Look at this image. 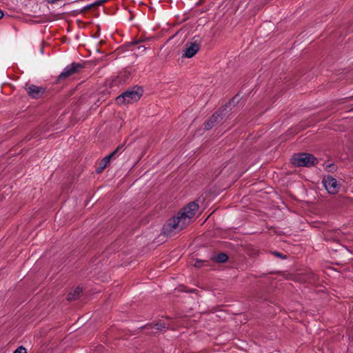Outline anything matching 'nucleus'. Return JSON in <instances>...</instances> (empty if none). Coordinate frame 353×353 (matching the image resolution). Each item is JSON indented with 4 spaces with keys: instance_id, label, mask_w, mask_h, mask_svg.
Here are the masks:
<instances>
[{
    "instance_id": "nucleus-1",
    "label": "nucleus",
    "mask_w": 353,
    "mask_h": 353,
    "mask_svg": "<svg viewBox=\"0 0 353 353\" xmlns=\"http://www.w3.org/2000/svg\"><path fill=\"white\" fill-rule=\"evenodd\" d=\"M199 208V205L195 202H191L183 208L177 215L170 219L168 223L163 225V234L167 236H171L172 233L183 230L194 216Z\"/></svg>"
},
{
    "instance_id": "nucleus-2",
    "label": "nucleus",
    "mask_w": 353,
    "mask_h": 353,
    "mask_svg": "<svg viewBox=\"0 0 353 353\" xmlns=\"http://www.w3.org/2000/svg\"><path fill=\"white\" fill-rule=\"evenodd\" d=\"M291 163L296 167H311L318 163V159L312 154L296 153L290 159Z\"/></svg>"
},
{
    "instance_id": "nucleus-3",
    "label": "nucleus",
    "mask_w": 353,
    "mask_h": 353,
    "mask_svg": "<svg viewBox=\"0 0 353 353\" xmlns=\"http://www.w3.org/2000/svg\"><path fill=\"white\" fill-rule=\"evenodd\" d=\"M143 94V90L140 88L134 87L130 90L123 92L116 98L118 104H129L140 99Z\"/></svg>"
},
{
    "instance_id": "nucleus-4",
    "label": "nucleus",
    "mask_w": 353,
    "mask_h": 353,
    "mask_svg": "<svg viewBox=\"0 0 353 353\" xmlns=\"http://www.w3.org/2000/svg\"><path fill=\"white\" fill-rule=\"evenodd\" d=\"M84 68V65L81 63L73 62L68 65L57 77V81L65 80L70 77L76 74Z\"/></svg>"
},
{
    "instance_id": "nucleus-5",
    "label": "nucleus",
    "mask_w": 353,
    "mask_h": 353,
    "mask_svg": "<svg viewBox=\"0 0 353 353\" xmlns=\"http://www.w3.org/2000/svg\"><path fill=\"white\" fill-rule=\"evenodd\" d=\"M323 183L327 192L332 194H336L341 186L337 180L331 176L324 177Z\"/></svg>"
},
{
    "instance_id": "nucleus-6",
    "label": "nucleus",
    "mask_w": 353,
    "mask_h": 353,
    "mask_svg": "<svg viewBox=\"0 0 353 353\" xmlns=\"http://www.w3.org/2000/svg\"><path fill=\"white\" fill-rule=\"evenodd\" d=\"M28 94L32 99H39L46 92V88L33 84H26L25 86Z\"/></svg>"
},
{
    "instance_id": "nucleus-7",
    "label": "nucleus",
    "mask_w": 353,
    "mask_h": 353,
    "mask_svg": "<svg viewBox=\"0 0 353 353\" xmlns=\"http://www.w3.org/2000/svg\"><path fill=\"white\" fill-rule=\"evenodd\" d=\"M200 45L196 41H188L185 46L183 57L187 58L193 57L199 50Z\"/></svg>"
},
{
    "instance_id": "nucleus-8",
    "label": "nucleus",
    "mask_w": 353,
    "mask_h": 353,
    "mask_svg": "<svg viewBox=\"0 0 353 353\" xmlns=\"http://www.w3.org/2000/svg\"><path fill=\"white\" fill-rule=\"evenodd\" d=\"M222 119L221 114L218 112H214L212 117L206 121L205 124V130H209L212 129L216 123H219Z\"/></svg>"
},
{
    "instance_id": "nucleus-9",
    "label": "nucleus",
    "mask_w": 353,
    "mask_h": 353,
    "mask_svg": "<svg viewBox=\"0 0 353 353\" xmlns=\"http://www.w3.org/2000/svg\"><path fill=\"white\" fill-rule=\"evenodd\" d=\"M110 157H105L100 162L99 166L96 169L97 173L101 172L110 162Z\"/></svg>"
},
{
    "instance_id": "nucleus-10",
    "label": "nucleus",
    "mask_w": 353,
    "mask_h": 353,
    "mask_svg": "<svg viewBox=\"0 0 353 353\" xmlns=\"http://www.w3.org/2000/svg\"><path fill=\"white\" fill-rule=\"evenodd\" d=\"M228 259V256L225 253H219L217 255L212 257V260L216 263H225Z\"/></svg>"
},
{
    "instance_id": "nucleus-11",
    "label": "nucleus",
    "mask_w": 353,
    "mask_h": 353,
    "mask_svg": "<svg viewBox=\"0 0 353 353\" xmlns=\"http://www.w3.org/2000/svg\"><path fill=\"white\" fill-rule=\"evenodd\" d=\"M82 292V289L79 287H77L73 292H70L68 295V300H76L79 296L80 294Z\"/></svg>"
},
{
    "instance_id": "nucleus-12",
    "label": "nucleus",
    "mask_w": 353,
    "mask_h": 353,
    "mask_svg": "<svg viewBox=\"0 0 353 353\" xmlns=\"http://www.w3.org/2000/svg\"><path fill=\"white\" fill-rule=\"evenodd\" d=\"M124 150V145H119L117 146V148L112 152L110 154L107 155L108 157H110V159L114 157L118 153H121Z\"/></svg>"
},
{
    "instance_id": "nucleus-13",
    "label": "nucleus",
    "mask_w": 353,
    "mask_h": 353,
    "mask_svg": "<svg viewBox=\"0 0 353 353\" xmlns=\"http://www.w3.org/2000/svg\"><path fill=\"white\" fill-rule=\"evenodd\" d=\"M154 326L157 330H163L167 327L164 323H156Z\"/></svg>"
},
{
    "instance_id": "nucleus-14",
    "label": "nucleus",
    "mask_w": 353,
    "mask_h": 353,
    "mask_svg": "<svg viewBox=\"0 0 353 353\" xmlns=\"http://www.w3.org/2000/svg\"><path fill=\"white\" fill-rule=\"evenodd\" d=\"M13 353H27V350L23 346L21 345L17 348Z\"/></svg>"
},
{
    "instance_id": "nucleus-15",
    "label": "nucleus",
    "mask_w": 353,
    "mask_h": 353,
    "mask_svg": "<svg viewBox=\"0 0 353 353\" xmlns=\"http://www.w3.org/2000/svg\"><path fill=\"white\" fill-rule=\"evenodd\" d=\"M273 254L275 255L276 256L280 258V259H286V256L285 255H283L282 253L279 252H274Z\"/></svg>"
},
{
    "instance_id": "nucleus-16",
    "label": "nucleus",
    "mask_w": 353,
    "mask_h": 353,
    "mask_svg": "<svg viewBox=\"0 0 353 353\" xmlns=\"http://www.w3.org/2000/svg\"><path fill=\"white\" fill-rule=\"evenodd\" d=\"M105 1H106V0H100V1H95L94 3H92L93 7H94V6H101V5H102L103 3H104Z\"/></svg>"
},
{
    "instance_id": "nucleus-17",
    "label": "nucleus",
    "mask_w": 353,
    "mask_h": 353,
    "mask_svg": "<svg viewBox=\"0 0 353 353\" xmlns=\"http://www.w3.org/2000/svg\"><path fill=\"white\" fill-rule=\"evenodd\" d=\"M203 261H201V260H197L196 262H195V264H194V266L196 267V268H201L202 265H203Z\"/></svg>"
},
{
    "instance_id": "nucleus-18",
    "label": "nucleus",
    "mask_w": 353,
    "mask_h": 353,
    "mask_svg": "<svg viewBox=\"0 0 353 353\" xmlns=\"http://www.w3.org/2000/svg\"><path fill=\"white\" fill-rule=\"evenodd\" d=\"M138 49L141 51V52H143L145 51L147 48L144 46H138Z\"/></svg>"
},
{
    "instance_id": "nucleus-19",
    "label": "nucleus",
    "mask_w": 353,
    "mask_h": 353,
    "mask_svg": "<svg viewBox=\"0 0 353 353\" xmlns=\"http://www.w3.org/2000/svg\"><path fill=\"white\" fill-rule=\"evenodd\" d=\"M328 168H330L329 171H332V170H335L336 169V166L334 165V164L329 165Z\"/></svg>"
},
{
    "instance_id": "nucleus-20",
    "label": "nucleus",
    "mask_w": 353,
    "mask_h": 353,
    "mask_svg": "<svg viewBox=\"0 0 353 353\" xmlns=\"http://www.w3.org/2000/svg\"><path fill=\"white\" fill-rule=\"evenodd\" d=\"M325 239H326V240H332V241H336V237H331V238H329L328 236H327V237L325 238Z\"/></svg>"
},
{
    "instance_id": "nucleus-21",
    "label": "nucleus",
    "mask_w": 353,
    "mask_h": 353,
    "mask_svg": "<svg viewBox=\"0 0 353 353\" xmlns=\"http://www.w3.org/2000/svg\"><path fill=\"white\" fill-rule=\"evenodd\" d=\"M93 7V5L92 3L90 4V5H88L86 7H85V9H90Z\"/></svg>"
},
{
    "instance_id": "nucleus-22",
    "label": "nucleus",
    "mask_w": 353,
    "mask_h": 353,
    "mask_svg": "<svg viewBox=\"0 0 353 353\" xmlns=\"http://www.w3.org/2000/svg\"><path fill=\"white\" fill-rule=\"evenodd\" d=\"M3 16H4L3 12L1 10H0V19H1Z\"/></svg>"
},
{
    "instance_id": "nucleus-23",
    "label": "nucleus",
    "mask_w": 353,
    "mask_h": 353,
    "mask_svg": "<svg viewBox=\"0 0 353 353\" xmlns=\"http://www.w3.org/2000/svg\"><path fill=\"white\" fill-rule=\"evenodd\" d=\"M139 43V41H137L132 43V44H138Z\"/></svg>"
}]
</instances>
